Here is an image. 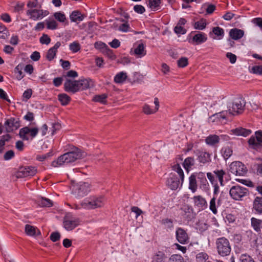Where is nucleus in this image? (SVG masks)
<instances>
[{
  "label": "nucleus",
  "mask_w": 262,
  "mask_h": 262,
  "mask_svg": "<svg viewBox=\"0 0 262 262\" xmlns=\"http://www.w3.org/2000/svg\"><path fill=\"white\" fill-rule=\"evenodd\" d=\"M85 156V152L80 149L75 148L71 151L64 154L52 162V166L55 167L61 166L64 164L74 162L77 160L83 158Z\"/></svg>",
  "instance_id": "nucleus-1"
},
{
  "label": "nucleus",
  "mask_w": 262,
  "mask_h": 262,
  "mask_svg": "<svg viewBox=\"0 0 262 262\" xmlns=\"http://www.w3.org/2000/svg\"><path fill=\"white\" fill-rule=\"evenodd\" d=\"M246 102L242 97H237L227 103L228 111L233 115L242 114L245 109Z\"/></svg>",
  "instance_id": "nucleus-2"
},
{
  "label": "nucleus",
  "mask_w": 262,
  "mask_h": 262,
  "mask_svg": "<svg viewBox=\"0 0 262 262\" xmlns=\"http://www.w3.org/2000/svg\"><path fill=\"white\" fill-rule=\"evenodd\" d=\"M217 252L221 256L225 257L230 255L231 247L229 240L225 237L218 238L215 241Z\"/></svg>",
  "instance_id": "nucleus-3"
},
{
  "label": "nucleus",
  "mask_w": 262,
  "mask_h": 262,
  "mask_svg": "<svg viewBox=\"0 0 262 262\" xmlns=\"http://www.w3.org/2000/svg\"><path fill=\"white\" fill-rule=\"evenodd\" d=\"M105 201L103 196H93L84 200L81 203V207L86 209H95L103 206Z\"/></svg>",
  "instance_id": "nucleus-4"
},
{
  "label": "nucleus",
  "mask_w": 262,
  "mask_h": 262,
  "mask_svg": "<svg viewBox=\"0 0 262 262\" xmlns=\"http://www.w3.org/2000/svg\"><path fill=\"white\" fill-rule=\"evenodd\" d=\"M229 193L233 199L239 201L242 200L244 197L247 196L249 193V191L245 187L239 185H235L230 188Z\"/></svg>",
  "instance_id": "nucleus-5"
},
{
  "label": "nucleus",
  "mask_w": 262,
  "mask_h": 262,
  "mask_svg": "<svg viewBox=\"0 0 262 262\" xmlns=\"http://www.w3.org/2000/svg\"><path fill=\"white\" fill-rule=\"evenodd\" d=\"M80 224L78 218L73 216L71 214H67L63 219V226L67 231H71Z\"/></svg>",
  "instance_id": "nucleus-6"
},
{
  "label": "nucleus",
  "mask_w": 262,
  "mask_h": 262,
  "mask_svg": "<svg viewBox=\"0 0 262 262\" xmlns=\"http://www.w3.org/2000/svg\"><path fill=\"white\" fill-rule=\"evenodd\" d=\"M230 171L236 176H244L247 172L246 166L239 161L233 162L230 165Z\"/></svg>",
  "instance_id": "nucleus-7"
},
{
  "label": "nucleus",
  "mask_w": 262,
  "mask_h": 262,
  "mask_svg": "<svg viewBox=\"0 0 262 262\" xmlns=\"http://www.w3.org/2000/svg\"><path fill=\"white\" fill-rule=\"evenodd\" d=\"M38 128L37 127L30 128L26 126L19 130V135L20 137L24 140H28L29 137L33 139L36 137L38 133Z\"/></svg>",
  "instance_id": "nucleus-8"
},
{
  "label": "nucleus",
  "mask_w": 262,
  "mask_h": 262,
  "mask_svg": "<svg viewBox=\"0 0 262 262\" xmlns=\"http://www.w3.org/2000/svg\"><path fill=\"white\" fill-rule=\"evenodd\" d=\"M37 172L36 168L34 166H26L20 167L17 172L16 177L18 178H25L34 176Z\"/></svg>",
  "instance_id": "nucleus-9"
},
{
  "label": "nucleus",
  "mask_w": 262,
  "mask_h": 262,
  "mask_svg": "<svg viewBox=\"0 0 262 262\" xmlns=\"http://www.w3.org/2000/svg\"><path fill=\"white\" fill-rule=\"evenodd\" d=\"M176 237L177 240L181 244H186L189 242V237L186 230L181 227L176 229Z\"/></svg>",
  "instance_id": "nucleus-10"
},
{
  "label": "nucleus",
  "mask_w": 262,
  "mask_h": 262,
  "mask_svg": "<svg viewBox=\"0 0 262 262\" xmlns=\"http://www.w3.org/2000/svg\"><path fill=\"white\" fill-rule=\"evenodd\" d=\"M27 14L29 16L30 18L36 20L42 18L43 17L48 15L49 12L47 11H43L39 9H29L27 11Z\"/></svg>",
  "instance_id": "nucleus-11"
},
{
  "label": "nucleus",
  "mask_w": 262,
  "mask_h": 262,
  "mask_svg": "<svg viewBox=\"0 0 262 262\" xmlns=\"http://www.w3.org/2000/svg\"><path fill=\"white\" fill-rule=\"evenodd\" d=\"M94 46L96 49L100 50L103 54L106 55L110 58L114 59L115 58V55L113 54L112 50L105 43L101 41L96 42Z\"/></svg>",
  "instance_id": "nucleus-12"
},
{
  "label": "nucleus",
  "mask_w": 262,
  "mask_h": 262,
  "mask_svg": "<svg viewBox=\"0 0 262 262\" xmlns=\"http://www.w3.org/2000/svg\"><path fill=\"white\" fill-rule=\"evenodd\" d=\"M78 80L67 79L64 84V90L67 92L75 93L79 91Z\"/></svg>",
  "instance_id": "nucleus-13"
},
{
  "label": "nucleus",
  "mask_w": 262,
  "mask_h": 262,
  "mask_svg": "<svg viewBox=\"0 0 262 262\" xmlns=\"http://www.w3.org/2000/svg\"><path fill=\"white\" fill-rule=\"evenodd\" d=\"M166 185L171 190H176L181 185V180H180L174 173H171L167 180Z\"/></svg>",
  "instance_id": "nucleus-14"
},
{
  "label": "nucleus",
  "mask_w": 262,
  "mask_h": 262,
  "mask_svg": "<svg viewBox=\"0 0 262 262\" xmlns=\"http://www.w3.org/2000/svg\"><path fill=\"white\" fill-rule=\"evenodd\" d=\"M194 206L199 210H203L207 208L208 204L206 199L199 195L194 196L192 198Z\"/></svg>",
  "instance_id": "nucleus-15"
},
{
  "label": "nucleus",
  "mask_w": 262,
  "mask_h": 262,
  "mask_svg": "<svg viewBox=\"0 0 262 262\" xmlns=\"http://www.w3.org/2000/svg\"><path fill=\"white\" fill-rule=\"evenodd\" d=\"M198 180L199 187L204 191H207L209 189V184L206 178L205 173L203 172H197Z\"/></svg>",
  "instance_id": "nucleus-16"
},
{
  "label": "nucleus",
  "mask_w": 262,
  "mask_h": 262,
  "mask_svg": "<svg viewBox=\"0 0 262 262\" xmlns=\"http://www.w3.org/2000/svg\"><path fill=\"white\" fill-rule=\"evenodd\" d=\"M255 136V137L251 136L248 141L249 145L253 147H257L262 143V131H256Z\"/></svg>",
  "instance_id": "nucleus-17"
},
{
  "label": "nucleus",
  "mask_w": 262,
  "mask_h": 262,
  "mask_svg": "<svg viewBox=\"0 0 262 262\" xmlns=\"http://www.w3.org/2000/svg\"><path fill=\"white\" fill-rule=\"evenodd\" d=\"M77 194L79 196L86 195L90 190V184L88 183L80 182L75 187Z\"/></svg>",
  "instance_id": "nucleus-18"
},
{
  "label": "nucleus",
  "mask_w": 262,
  "mask_h": 262,
  "mask_svg": "<svg viewBox=\"0 0 262 262\" xmlns=\"http://www.w3.org/2000/svg\"><path fill=\"white\" fill-rule=\"evenodd\" d=\"M197 156V160L201 163L206 164L211 162V154L207 151L199 150Z\"/></svg>",
  "instance_id": "nucleus-19"
},
{
  "label": "nucleus",
  "mask_w": 262,
  "mask_h": 262,
  "mask_svg": "<svg viewBox=\"0 0 262 262\" xmlns=\"http://www.w3.org/2000/svg\"><path fill=\"white\" fill-rule=\"evenodd\" d=\"M207 40V35L203 32H199L192 37L190 42L194 45H200L206 41Z\"/></svg>",
  "instance_id": "nucleus-20"
},
{
  "label": "nucleus",
  "mask_w": 262,
  "mask_h": 262,
  "mask_svg": "<svg viewBox=\"0 0 262 262\" xmlns=\"http://www.w3.org/2000/svg\"><path fill=\"white\" fill-rule=\"evenodd\" d=\"M197 172L192 173L189 177V189L192 192L194 193L198 189L196 179H198Z\"/></svg>",
  "instance_id": "nucleus-21"
},
{
  "label": "nucleus",
  "mask_w": 262,
  "mask_h": 262,
  "mask_svg": "<svg viewBox=\"0 0 262 262\" xmlns=\"http://www.w3.org/2000/svg\"><path fill=\"white\" fill-rule=\"evenodd\" d=\"M60 42L57 41L53 47L51 48L48 51L46 54V58L48 60L51 61L54 59L56 54L57 49L60 47Z\"/></svg>",
  "instance_id": "nucleus-22"
},
{
  "label": "nucleus",
  "mask_w": 262,
  "mask_h": 262,
  "mask_svg": "<svg viewBox=\"0 0 262 262\" xmlns=\"http://www.w3.org/2000/svg\"><path fill=\"white\" fill-rule=\"evenodd\" d=\"M244 35V31L237 28H233L230 30L229 36L233 40H238Z\"/></svg>",
  "instance_id": "nucleus-23"
},
{
  "label": "nucleus",
  "mask_w": 262,
  "mask_h": 262,
  "mask_svg": "<svg viewBox=\"0 0 262 262\" xmlns=\"http://www.w3.org/2000/svg\"><path fill=\"white\" fill-rule=\"evenodd\" d=\"M5 125L8 126L7 130L9 132L13 130L14 128L17 129L19 126L18 121L14 118L7 119L5 123Z\"/></svg>",
  "instance_id": "nucleus-24"
},
{
  "label": "nucleus",
  "mask_w": 262,
  "mask_h": 262,
  "mask_svg": "<svg viewBox=\"0 0 262 262\" xmlns=\"http://www.w3.org/2000/svg\"><path fill=\"white\" fill-rule=\"evenodd\" d=\"M79 91H83L94 86L93 82L91 79H81L78 80Z\"/></svg>",
  "instance_id": "nucleus-25"
},
{
  "label": "nucleus",
  "mask_w": 262,
  "mask_h": 262,
  "mask_svg": "<svg viewBox=\"0 0 262 262\" xmlns=\"http://www.w3.org/2000/svg\"><path fill=\"white\" fill-rule=\"evenodd\" d=\"M228 114H229L228 111H222L212 115L210 118L212 120L213 122L215 121H221L222 120L226 119Z\"/></svg>",
  "instance_id": "nucleus-26"
},
{
  "label": "nucleus",
  "mask_w": 262,
  "mask_h": 262,
  "mask_svg": "<svg viewBox=\"0 0 262 262\" xmlns=\"http://www.w3.org/2000/svg\"><path fill=\"white\" fill-rule=\"evenodd\" d=\"M253 208L258 213H262V198L256 196L254 201Z\"/></svg>",
  "instance_id": "nucleus-27"
},
{
  "label": "nucleus",
  "mask_w": 262,
  "mask_h": 262,
  "mask_svg": "<svg viewBox=\"0 0 262 262\" xmlns=\"http://www.w3.org/2000/svg\"><path fill=\"white\" fill-rule=\"evenodd\" d=\"M194 164L195 160L194 158L189 157L185 159V160L183 162V165L185 170L188 173L190 169H191L192 167L194 165Z\"/></svg>",
  "instance_id": "nucleus-28"
},
{
  "label": "nucleus",
  "mask_w": 262,
  "mask_h": 262,
  "mask_svg": "<svg viewBox=\"0 0 262 262\" xmlns=\"http://www.w3.org/2000/svg\"><path fill=\"white\" fill-rule=\"evenodd\" d=\"M166 258L165 253L162 251H159L153 255L151 262H166Z\"/></svg>",
  "instance_id": "nucleus-29"
},
{
  "label": "nucleus",
  "mask_w": 262,
  "mask_h": 262,
  "mask_svg": "<svg viewBox=\"0 0 262 262\" xmlns=\"http://www.w3.org/2000/svg\"><path fill=\"white\" fill-rule=\"evenodd\" d=\"M232 133L236 136H243L247 137L251 133L250 129H245L244 128L239 127L231 130Z\"/></svg>",
  "instance_id": "nucleus-30"
},
{
  "label": "nucleus",
  "mask_w": 262,
  "mask_h": 262,
  "mask_svg": "<svg viewBox=\"0 0 262 262\" xmlns=\"http://www.w3.org/2000/svg\"><path fill=\"white\" fill-rule=\"evenodd\" d=\"M172 169L179 174L181 180V186H182L184 181V173L181 166L179 164H175L172 166Z\"/></svg>",
  "instance_id": "nucleus-31"
},
{
  "label": "nucleus",
  "mask_w": 262,
  "mask_h": 262,
  "mask_svg": "<svg viewBox=\"0 0 262 262\" xmlns=\"http://www.w3.org/2000/svg\"><path fill=\"white\" fill-rule=\"evenodd\" d=\"M37 203L40 207H50L53 205V202L51 200L43 197L38 198Z\"/></svg>",
  "instance_id": "nucleus-32"
},
{
  "label": "nucleus",
  "mask_w": 262,
  "mask_h": 262,
  "mask_svg": "<svg viewBox=\"0 0 262 262\" xmlns=\"http://www.w3.org/2000/svg\"><path fill=\"white\" fill-rule=\"evenodd\" d=\"M220 142L219 136L216 135H211L208 136L205 139V142L207 144L209 145H214Z\"/></svg>",
  "instance_id": "nucleus-33"
},
{
  "label": "nucleus",
  "mask_w": 262,
  "mask_h": 262,
  "mask_svg": "<svg viewBox=\"0 0 262 262\" xmlns=\"http://www.w3.org/2000/svg\"><path fill=\"white\" fill-rule=\"evenodd\" d=\"M251 225L253 228L254 230L256 232L261 231L262 229V220L257 219L254 217H252L251 219Z\"/></svg>",
  "instance_id": "nucleus-34"
},
{
  "label": "nucleus",
  "mask_w": 262,
  "mask_h": 262,
  "mask_svg": "<svg viewBox=\"0 0 262 262\" xmlns=\"http://www.w3.org/2000/svg\"><path fill=\"white\" fill-rule=\"evenodd\" d=\"M134 53L138 57H142L146 55V51L143 43H140L134 50Z\"/></svg>",
  "instance_id": "nucleus-35"
},
{
  "label": "nucleus",
  "mask_w": 262,
  "mask_h": 262,
  "mask_svg": "<svg viewBox=\"0 0 262 262\" xmlns=\"http://www.w3.org/2000/svg\"><path fill=\"white\" fill-rule=\"evenodd\" d=\"M207 20L204 18H202L199 20L195 22L193 26L195 29L203 30L206 28L207 26Z\"/></svg>",
  "instance_id": "nucleus-36"
},
{
  "label": "nucleus",
  "mask_w": 262,
  "mask_h": 262,
  "mask_svg": "<svg viewBox=\"0 0 262 262\" xmlns=\"http://www.w3.org/2000/svg\"><path fill=\"white\" fill-rule=\"evenodd\" d=\"M222 156L225 160L229 159L233 153V150L231 147L229 146L224 147L221 150Z\"/></svg>",
  "instance_id": "nucleus-37"
},
{
  "label": "nucleus",
  "mask_w": 262,
  "mask_h": 262,
  "mask_svg": "<svg viewBox=\"0 0 262 262\" xmlns=\"http://www.w3.org/2000/svg\"><path fill=\"white\" fill-rule=\"evenodd\" d=\"M70 19L73 22L81 21L83 20V17L79 11H74L70 15Z\"/></svg>",
  "instance_id": "nucleus-38"
},
{
  "label": "nucleus",
  "mask_w": 262,
  "mask_h": 262,
  "mask_svg": "<svg viewBox=\"0 0 262 262\" xmlns=\"http://www.w3.org/2000/svg\"><path fill=\"white\" fill-rule=\"evenodd\" d=\"M127 78V74L125 72L118 73L114 77V81L117 83H123Z\"/></svg>",
  "instance_id": "nucleus-39"
},
{
  "label": "nucleus",
  "mask_w": 262,
  "mask_h": 262,
  "mask_svg": "<svg viewBox=\"0 0 262 262\" xmlns=\"http://www.w3.org/2000/svg\"><path fill=\"white\" fill-rule=\"evenodd\" d=\"M58 99L62 105H67L71 100L70 97L66 94H59Z\"/></svg>",
  "instance_id": "nucleus-40"
},
{
  "label": "nucleus",
  "mask_w": 262,
  "mask_h": 262,
  "mask_svg": "<svg viewBox=\"0 0 262 262\" xmlns=\"http://www.w3.org/2000/svg\"><path fill=\"white\" fill-rule=\"evenodd\" d=\"M37 231H38L37 228L33 226L28 224L25 226V232L29 236H35Z\"/></svg>",
  "instance_id": "nucleus-41"
},
{
  "label": "nucleus",
  "mask_w": 262,
  "mask_h": 262,
  "mask_svg": "<svg viewBox=\"0 0 262 262\" xmlns=\"http://www.w3.org/2000/svg\"><path fill=\"white\" fill-rule=\"evenodd\" d=\"M161 0H148V6L153 11H156L160 8Z\"/></svg>",
  "instance_id": "nucleus-42"
},
{
  "label": "nucleus",
  "mask_w": 262,
  "mask_h": 262,
  "mask_svg": "<svg viewBox=\"0 0 262 262\" xmlns=\"http://www.w3.org/2000/svg\"><path fill=\"white\" fill-rule=\"evenodd\" d=\"M212 32L217 36L218 39H221L224 37V30L223 29L219 27H215L213 28Z\"/></svg>",
  "instance_id": "nucleus-43"
},
{
  "label": "nucleus",
  "mask_w": 262,
  "mask_h": 262,
  "mask_svg": "<svg viewBox=\"0 0 262 262\" xmlns=\"http://www.w3.org/2000/svg\"><path fill=\"white\" fill-rule=\"evenodd\" d=\"M107 95L106 94H102L95 96L93 98V101L95 102H98L104 104L106 103V99Z\"/></svg>",
  "instance_id": "nucleus-44"
},
{
  "label": "nucleus",
  "mask_w": 262,
  "mask_h": 262,
  "mask_svg": "<svg viewBox=\"0 0 262 262\" xmlns=\"http://www.w3.org/2000/svg\"><path fill=\"white\" fill-rule=\"evenodd\" d=\"M208 259V255L205 252H200L196 255V262H206Z\"/></svg>",
  "instance_id": "nucleus-45"
},
{
  "label": "nucleus",
  "mask_w": 262,
  "mask_h": 262,
  "mask_svg": "<svg viewBox=\"0 0 262 262\" xmlns=\"http://www.w3.org/2000/svg\"><path fill=\"white\" fill-rule=\"evenodd\" d=\"M168 262H184V258L181 255L173 254L169 257Z\"/></svg>",
  "instance_id": "nucleus-46"
},
{
  "label": "nucleus",
  "mask_w": 262,
  "mask_h": 262,
  "mask_svg": "<svg viewBox=\"0 0 262 262\" xmlns=\"http://www.w3.org/2000/svg\"><path fill=\"white\" fill-rule=\"evenodd\" d=\"M69 48L73 53H76L80 50L81 47L78 42L74 41L70 44Z\"/></svg>",
  "instance_id": "nucleus-47"
},
{
  "label": "nucleus",
  "mask_w": 262,
  "mask_h": 262,
  "mask_svg": "<svg viewBox=\"0 0 262 262\" xmlns=\"http://www.w3.org/2000/svg\"><path fill=\"white\" fill-rule=\"evenodd\" d=\"M177 64L179 68H184L188 64V59L186 57H182L178 60Z\"/></svg>",
  "instance_id": "nucleus-48"
},
{
  "label": "nucleus",
  "mask_w": 262,
  "mask_h": 262,
  "mask_svg": "<svg viewBox=\"0 0 262 262\" xmlns=\"http://www.w3.org/2000/svg\"><path fill=\"white\" fill-rule=\"evenodd\" d=\"M22 69L23 65L21 64H19L15 68L14 71L17 74V78L18 80H21L24 77L21 71Z\"/></svg>",
  "instance_id": "nucleus-49"
},
{
  "label": "nucleus",
  "mask_w": 262,
  "mask_h": 262,
  "mask_svg": "<svg viewBox=\"0 0 262 262\" xmlns=\"http://www.w3.org/2000/svg\"><path fill=\"white\" fill-rule=\"evenodd\" d=\"M143 112L146 115H150L155 113L157 111L155 108H151L149 105L145 104L143 107Z\"/></svg>",
  "instance_id": "nucleus-50"
},
{
  "label": "nucleus",
  "mask_w": 262,
  "mask_h": 262,
  "mask_svg": "<svg viewBox=\"0 0 262 262\" xmlns=\"http://www.w3.org/2000/svg\"><path fill=\"white\" fill-rule=\"evenodd\" d=\"M216 178L218 179L221 185H223V177L225 174V172L223 170L214 171Z\"/></svg>",
  "instance_id": "nucleus-51"
},
{
  "label": "nucleus",
  "mask_w": 262,
  "mask_h": 262,
  "mask_svg": "<svg viewBox=\"0 0 262 262\" xmlns=\"http://www.w3.org/2000/svg\"><path fill=\"white\" fill-rule=\"evenodd\" d=\"M216 197L214 196L210 200L209 203V209L214 213L216 214L217 211L215 204Z\"/></svg>",
  "instance_id": "nucleus-52"
},
{
  "label": "nucleus",
  "mask_w": 262,
  "mask_h": 262,
  "mask_svg": "<svg viewBox=\"0 0 262 262\" xmlns=\"http://www.w3.org/2000/svg\"><path fill=\"white\" fill-rule=\"evenodd\" d=\"M54 16L56 19L61 23H63L66 19L64 14L61 12H56L54 14Z\"/></svg>",
  "instance_id": "nucleus-53"
},
{
  "label": "nucleus",
  "mask_w": 262,
  "mask_h": 262,
  "mask_svg": "<svg viewBox=\"0 0 262 262\" xmlns=\"http://www.w3.org/2000/svg\"><path fill=\"white\" fill-rule=\"evenodd\" d=\"M197 226L199 230L202 232L208 229L209 225L206 222L200 221L197 224Z\"/></svg>",
  "instance_id": "nucleus-54"
},
{
  "label": "nucleus",
  "mask_w": 262,
  "mask_h": 262,
  "mask_svg": "<svg viewBox=\"0 0 262 262\" xmlns=\"http://www.w3.org/2000/svg\"><path fill=\"white\" fill-rule=\"evenodd\" d=\"M50 37L46 34H43L39 38V41L41 44L49 45L51 42Z\"/></svg>",
  "instance_id": "nucleus-55"
},
{
  "label": "nucleus",
  "mask_w": 262,
  "mask_h": 262,
  "mask_svg": "<svg viewBox=\"0 0 262 262\" xmlns=\"http://www.w3.org/2000/svg\"><path fill=\"white\" fill-rule=\"evenodd\" d=\"M241 262H255L253 259L249 255L243 254L240 256Z\"/></svg>",
  "instance_id": "nucleus-56"
},
{
  "label": "nucleus",
  "mask_w": 262,
  "mask_h": 262,
  "mask_svg": "<svg viewBox=\"0 0 262 262\" xmlns=\"http://www.w3.org/2000/svg\"><path fill=\"white\" fill-rule=\"evenodd\" d=\"M57 23L54 20H49L47 21V27L48 29L55 30L57 28Z\"/></svg>",
  "instance_id": "nucleus-57"
},
{
  "label": "nucleus",
  "mask_w": 262,
  "mask_h": 262,
  "mask_svg": "<svg viewBox=\"0 0 262 262\" xmlns=\"http://www.w3.org/2000/svg\"><path fill=\"white\" fill-rule=\"evenodd\" d=\"M162 224L164 225L168 228H172L173 227V221L169 219H165L162 221Z\"/></svg>",
  "instance_id": "nucleus-58"
},
{
  "label": "nucleus",
  "mask_w": 262,
  "mask_h": 262,
  "mask_svg": "<svg viewBox=\"0 0 262 262\" xmlns=\"http://www.w3.org/2000/svg\"><path fill=\"white\" fill-rule=\"evenodd\" d=\"M174 31L176 33L179 34H184L186 32V30L184 29L182 26L177 25L174 27Z\"/></svg>",
  "instance_id": "nucleus-59"
},
{
  "label": "nucleus",
  "mask_w": 262,
  "mask_h": 262,
  "mask_svg": "<svg viewBox=\"0 0 262 262\" xmlns=\"http://www.w3.org/2000/svg\"><path fill=\"white\" fill-rule=\"evenodd\" d=\"M252 23L255 26L258 27L262 30V18L256 17L252 19Z\"/></svg>",
  "instance_id": "nucleus-60"
},
{
  "label": "nucleus",
  "mask_w": 262,
  "mask_h": 262,
  "mask_svg": "<svg viewBox=\"0 0 262 262\" xmlns=\"http://www.w3.org/2000/svg\"><path fill=\"white\" fill-rule=\"evenodd\" d=\"M15 156L14 152L12 150L7 151L4 155V159L6 161L12 159Z\"/></svg>",
  "instance_id": "nucleus-61"
},
{
  "label": "nucleus",
  "mask_w": 262,
  "mask_h": 262,
  "mask_svg": "<svg viewBox=\"0 0 262 262\" xmlns=\"http://www.w3.org/2000/svg\"><path fill=\"white\" fill-rule=\"evenodd\" d=\"M50 239L53 242H56L60 239V234L58 232H54L50 235Z\"/></svg>",
  "instance_id": "nucleus-62"
},
{
  "label": "nucleus",
  "mask_w": 262,
  "mask_h": 262,
  "mask_svg": "<svg viewBox=\"0 0 262 262\" xmlns=\"http://www.w3.org/2000/svg\"><path fill=\"white\" fill-rule=\"evenodd\" d=\"M134 11L139 14H143L145 11V9L144 7L140 5H136L134 7Z\"/></svg>",
  "instance_id": "nucleus-63"
},
{
  "label": "nucleus",
  "mask_w": 262,
  "mask_h": 262,
  "mask_svg": "<svg viewBox=\"0 0 262 262\" xmlns=\"http://www.w3.org/2000/svg\"><path fill=\"white\" fill-rule=\"evenodd\" d=\"M32 94V91L31 89H27L26 90L24 93H23V99L24 100L25 99V101H27L28 99H29Z\"/></svg>",
  "instance_id": "nucleus-64"
}]
</instances>
